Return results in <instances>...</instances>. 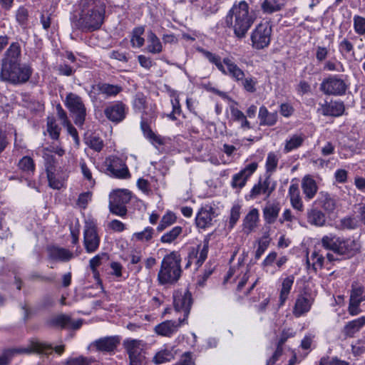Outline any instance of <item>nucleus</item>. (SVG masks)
<instances>
[{
  "label": "nucleus",
  "instance_id": "dca6fc26",
  "mask_svg": "<svg viewBox=\"0 0 365 365\" xmlns=\"http://www.w3.org/2000/svg\"><path fill=\"white\" fill-rule=\"evenodd\" d=\"M83 244L88 253L96 252L100 245V237L98 235L96 227L90 224L85 227L83 231Z\"/></svg>",
  "mask_w": 365,
  "mask_h": 365
},
{
  "label": "nucleus",
  "instance_id": "72a5a7b5",
  "mask_svg": "<svg viewBox=\"0 0 365 365\" xmlns=\"http://www.w3.org/2000/svg\"><path fill=\"white\" fill-rule=\"evenodd\" d=\"M258 118L260 120V125H274L277 121V113H270L265 106L259 108Z\"/></svg>",
  "mask_w": 365,
  "mask_h": 365
},
{
  "label": "nucleus",
  "instance_id": "ea45409f",
  "mask_svg": "<svg viewBox=\"0 0 365 365\" xmlns=\"http://www.w3.org/2000/svg\"><path fill=\"white\" fill-rule=\"evenodd\" d=\"M294 281V277L293 275L288 276L284 279L282 284V289L280 291L279 301L280 304L282 305L288 298V295L290 292L292 287Z\"/></svg>",
  "mask_w": 365,
  "mask_h": 365
},
{
  "label": "nucleus",
  "instance_id": "603ef678",
  "mask_svg": "<svg viewBox=\"0 0 365 365\" xmlns=\"http://www.w3.org/2000/svg\"><path fill=\"white\" fill-rule=\"evenodd\" d=\"M153 228L147 227L143 231L134 233L133 237L138 241L146 242L153 238Z\"/></svg>",
  "mask_w": 365,
  "mask_h": 365
},
{
  "label": "nucleus",
  "instance_id": "a19ab883",
  "mask_svg": "<svg viewBox=\"0 0 365 365\" xmlns=\"http://www.w3.org/2000/svg\"><path fill=\"white\" fill-rule=\"evenodd\" d=\"M305 136L303 134L293 135L289 140H286L285 146L284 148V153H289L292 150L300 147L302 145Z\"/></svg>",
  "mask_w": 365,
  "mask_h": 365
},
{
  "label": "nucleus",
  "instance_id": "4468645a",
  "mask_svg": "<svg viewBox=\"0 0 365 365\" xmlns=\"http://www.w3.org/2000/svg\"><path fill=\"white\" fill-rule=\"evenodd\" d=\"M187 324V321L185 318H179L178 320H166L156 325L154 331L158 335L171 337L182 325Z\"/></svg>",
  "mask_w": 365,
  "mask_h": 365
},
{
  "label": "nucleus",
  "instance_id": "13d9d810",
  "mask_svg": "<svg viewBox=\"0 0 365 365\" xmlns=\"http://www.w3.org/2000/svg\"><path fill=\"white\" fill-rule=\"evenodd\" d=\"M354 29L359 35L365 34V18L359 15H355L353 18Z\"/></svg>",
  "mask_w": 365,
  "mask_h": 365
},
{
  "label": "nucleus",
  "instance_id": "bb28decb",
  "mask_svg": "<svg viewBox=\"0 0 365 365\" xmlns=\"http://www.w3.org/2000/svg\"><path fill=\"white\" fill-rule=\"evenodd\" d=\"M302 190L307 201L312 200L317 193L318 185L316 180L309 175H305L302 180Z\"/></svg>",
  "mask_w": 365,
  "mask_h": 365
},
{
  "label": "nucleus",
  "instance_id": "cd10ccee",
  "mask_svg": "<svg viewBox=\"0 0 365 365\" xmlns=\"http://www.w3.org/2000/svg\"><path fill=\"white\" fill-rule=\"evenodd\" d=\"M312 301L310 298L300 294L297 297L293 309V314L296 317H299L307 313L312 307Z\"/></svg>",
  "mask_w": 365,
  "mask_h": 365
},
{
  "label": "nucleus",
  "instance_id": "4c0bfd02",
  "mask_svg": "<svg viewBox=\"0 0 365 365\" xmlns=\"http://www.w3.org/2000/svg\"><path fill=\"white\" fill-rule=\"evenodd\" d=\"M284 6L282 0H264L261 9L264 14H271L280 11Z\"/></svg>",
  "mask_w": 365,
  "mask_h": 365
},
{
  "label": "nucleus",
  "instance_id": "9b49d317",
  "mask_svg": "<svg viewBox=\"0 0 365 365\" xmlns=\"http://www.w3.org/2000/svg\"><path fill=\"white\" fill-rule=\"evenodd\" d=\"M51 350V347L46 344H41L38 341H30L28 347L14 349L5 351L0 355V365H9L14 354H31L33 352L48 353Z\"/></svg>",
  "mask_w": 365,
  "mask_h": 365
},
{
  "label": "nucleus",
  "instance_id": "f3484780",
  "mask_svg": "<svg viewBox=\"0 0 365 365\" xmlns=\"http://www.w3.org/2000/svg\"><path fill=\"white\" fill-rule=\"evenodd\" d=\"M257 163L255 162L251 163L241 170L238 173L232 176L231 181V187L233 189L240 190L245 186L247 180L255 172L257 168Z\"/></svg>",
  "mask_w": 365,
  "mask_h": 365
},
{
  "label": "nucleus",
  "instance_id": "5701e85b",
  "mask_svg": "<svg viewBox=\"0 0 365 365\" xmlns=\"http://www.w3.org/2000/svg\"><path fill=\"white\" fill-rule=\"evenodd\" d=\"M280 210L281 205L279 202H267L262 208V215L265 223L268 225L275 223L279 216Z\"/></svg>",
  "mask_w": 365,
  "mask_h": 365
},
{
  "label": "nucleus",
  "instance_id": "e433bc0d",
  "mask_svg": "<svg viewBox=\"0 0 365 365\" xmlns=\"http://www.w3.org/2000/svg\"><path fill=\"white\" fill-rule=\"evenodd\" d=\"M259 220V211L256 208L252 209L245 216L243 225L244 229L247 232H252L257 226V222Z\"/></svg>",
  "mask_w": 365,
  "mask_h": 365
},
{
  "label": "nucleus",
  "instance_id": "0eeeda50",
  "mask_svg": "<svg viewBox=\"0 0 365 365\" xmlns=\"http://www.w3.org/2000/svg\"><path fill=\"white\" fill-rule=\"evenodd\" d=\"M272 33V26L269 21L258 24L251 33L252 46L257 50L268 47L271 41Z\"/></svg>",
  "mask_w": 365,
  "mask_h": 365
},
{
  "label": "nucleus",
  "instance_id": "412c9836",
  "mask_svg": "<svg viewBox=\"0 0 365 365\" xmlns=\"http://www.w3.org/2000/svg\"><path fill=\"white\" fill-rule=\"evenodd\" d=\"M120 342L119 336H105L94 341L91 346L95 347L98 351L110 353L116 349Z\"/></svg>",
  "mask_w": 365,
  "mask_h": 365
},
{
  "label": "nucleus",
  "instance_id": "c85d7f7f",
  "mask_svg": "<svg viewBox=\"0 0 365 365\" xmlns=\"http://www.w3.org/2000/svg\"><path fill=\"white\" fill-rule=\"evenodd\" d=\"M214 211L212 207H202L197 212L195 222L199 228H205L212 224Z\"/></svg>",
  "mask_w": 365,
  "mask_h": 365
},
{
  "label": "nucleus",
  "instance_id": "864d4df0",
  "mask_svg": "<svg viewBox=\"0 0 365 365\" xmlns=\"http://www.w3.org/2000/svg\"><path fill=\"white\" fill-rule=\"evenodd\" d=\"M144 32L143 27L135 28L133 31V35L131 38V43L133 47L140 48L144 44V38L141 37V35Z\"/></svg>",
  "mask_w": 365,
  "mask_h": 365
},
{
  "label": "nucleus",
  "instance_id": "de8ad7c7",
  "mask_svg": "<svg viewBox=\"0 0 365 365\" xmlns=\"http://www.w3.org/2000/svg\"><path fill=\"white\" fill-rule=\"evenodd\" d=\"M16 20L22 29H26L29 24L28 9L24 6L19 7L16 12Z\"/></svg>",
  "mask_w": 365,
  "mask_h": 365
},
{
  "label": "nucleus",
  "instance_id": "58836bf2",
  "mask_svg": "<svg viewBox=\"0 0 365 365\" xmlns=\"http://www.w3.org/2000/svg\"><path fill=\"white\" fill-rule=\"evenodd\" d=\"M148 42L147 50L148 52L155 54L163 51V45L160 40L153 31H150L148 34Z\"/></svg>",
  "mask_w": 365,
  "mask_h": 365
},
{
  "label": "nucleus",
  "instance_id": "f704fd0d",
  "mask_svg": "<svg viewBox=\"0 0 365 365\" xmlns=\"http://www.w3.org/2000/svg\"><path fill=\"white\" fill-rule=\"evenodd\" d=\"M307 221L311 225L321 227L326 222L325 215L315 206L307 211Z\"/></svg>",
  "mask_w": 365,
  "mask_h": 365
},
{
  "label": "nucleus",
  "instance_id": "6ab92c4d",
  "mask_svg": "<svg viewBox=\"0 0 365 365\" xmlns=\"http://www.w3.org/2000/svg\"><path fill=\"white\" fill-rule=\"evenodd\" d=\"M209 249V240L205 239L203 241V245L201 247L198 245L197 247H192L190 249L187 255V263L185 268H187L195 260L197 267L201 266L207 257Z\"/></svg>",
  "mask_w": 365,
  "mask_h": 365
},
{
  "label": "nucleus",
  "instance_id": "052dcab7",
  "mask_svg": "<svg viewBox=\"0 0 365 365\" xmlns=\"http://www.w3.org/2000/svg\"><path fill=\"white\" fill-rule=\"evenodd\" d=\"M340 225L343 229L354 230L358 226V222L354 217H346L341 220Z\"/></svg>",
  "mask_w": 365,
  "mask_h": 365
},
{
  "label": "nucleus",
  "instance_id": "3c124183",
  "mask_svg": "<svg viewBox=\"0 0 365 365\" xmlns=\"http://www.w3.org/2000/svg\"><path fill=\"white\" fill-rule=\"evenodd\" d=\"M71 323V317L66 314H59L50 320V324L61 328H68Z\"/></svg>",
  "mask_w": 365,
  "mask_h": 365
},
{
  "label": "nucleus",
  "instance_id": "f257e3e1",
  "mask_svg": "<svg viewBox=\"0 0 365 365\" xmlns=\"http://www.w3.org/2000/svg\"><path fill=\"white\" fill-rule=\"evenodd\" d=\"M105 13L106 5L101 0H81L72 26L83 32L96 31L103 24Z\"/></svg>",
  "mask_w": 365,
  "mask_h": 365
},
{
  "label": "nucleus",
  "instance_id": "79ce46f5",
  "mask_svg": "<svg viewBox=\"0 0 365 365\" xmlns=\"http://www.w3.org/2000/svg\"><path fill=\"white\" fill-rule=\"evenodd\" d=\"M279 155L274 152H269L267 154L265 163V170L266 173L268 174L267 175L271 177V175L276 171L279 163Z\"/></svg>",
  "mask_w": 365,
  "mask_h": 365
},
{
  "label": "nucleus",
  "instance_id": "6e6d98bb",
  "mask_svg": "<svg viewBox=\"0 0 365 365\" xmlns=\"http://www.w3.org/2000/svg\"><path fill=\"white\" fill-rule=\"evenodd\" d=\"M349 300L358 302L365 301V295H364V288L361 286L352 285Z\"/></svg>",
  "mask_w": 365,
  "mask_h": 365
},
{
  "label": "nucleus",
  "instance_id": "2eb2a0df",
  "mask_svg": "<svg viewBox=\"0 0 365 365\" xmlns=\"http://www.w3.org/2000/svg\"><path fill=\"white\" fill-rule=\"evenodd\" d=\"M276 188V182L271 179L269 175H267L264 180H259L255 184L250 191V196L252 199H255L261 195L265 196L264 200L268 199Z\"/></svg>",
  "mask_w": 365,
  "mask_h": 365
},
{
  "label": "nucleus",
  "instance_id": "69168bd1",
  "mask_svg": "<svg viewBox=\"0 0 365 365\" xmlns=\"http://www.w3.org/2000/svg\"><path fill=\"white\" fill-rule=\"evenodd\" d=\"M242 83V86L247 92L254 93L256 91L255 85L256 82L252 77L245 78L243 80L240 81Z\"/></svg>",
  "mask_w": 365,
  "mask_h": 365
},
{
  "label": "nucleus",
  "instance_id": "9d476101",
  "mask_svg": "<svg viewBox=\"0 0 365 365\" xmlns=\"http://www.w3.org/2000/svg\"><path fill=\"white\" fill-rule=\"evenodd\" d=\"M131 193L128 190H117L110 194L109 208L114 215L123 217L127 213L126 205L130 202Z\"/></svg>",
  "mask_w": 365,
  "mask_h": 365
},
{
  "label": "nucleus",
  "instance_id": "4be33fe9",
  "mask_svg": "<svg viewBox=\"0 0 365 365\" xmlns=\"http://www.w3.org/2000/svg\"><path fill=\"white\" fill-rule=\"evenodd\" d=\"M313 206L322 208L324 212L330 214L336 208V200L328 192L320 191L317 198L314 201Z\"/></svg>",
  "mask_w": 365,
  "mask_h": 365
},
{
  "label": "nucleus",
  "instance_id": "bf43d9fd",
  "mask_svg": "<svg viewBox=\"0 0 365 365\" xmlns=\"http://www.w3.org/2000/svg\"><path fill=\"white\" fill-rule=\"evenodd\" d=\"M311 260L312 261V269L317 272L318 269H321L323 267L324 257L319 252L314 251L311 255Z\"/></svg>",
  "mask_w": 365,
  "mask_h": 365
},
{
  "label": "nucleus",
  "instance_id": "c756f323",
  "mask_svg": "<svg viewBox=\"0 0 365 365\" xmlns=\"http://www.w3.org/2000/svg\"><path fill=\"white\" fill-rule=\"evenodd\" d=\"M288 195L290 199L292 207L299 212L304 210V204L300 195L299 186L297 184H292L289 187Z\"/></svg>",
  "mask_w": 365,
  "mask_h": 365
},
{
  "label": "nucleus",
  "instance_id": "338daca9",
  "mask_svg": "<svg viewBox=\"0 0 365 365\" xmlns=\"http://www.w3.org/2000/svg\"><path fill=\"white\" fill-rule=\"evenodd\" d=\"M95 360L92 358L80 356L68 361L66 365H90Z\"/></svg>",
  "mask_w": 365,
  "mask_h": 365
},
{
  "label": "nucleus",
  "instance_id": "6e6552de",
  "mask_svg": "<svg viewBox=\"0 0 365 365\" xmlns=\"http://www.w3.org/2000/svg\"><path fill=\"white\" fill-rule=\"evenodd\" d=\"M349 85L338 75H330L323 79L319 86V90L324 95L341 96H344Z\"/></svg>",
  "mask_w": 365,
  "mask_h": 365
},
{
  "label": "nucleus",
  "instance_id": "f8f14e48",
  "mask_svg": "<svg viewBox=\"0 0 365 365\" xmlns=\"http://www.w3.org/2000/svg\"><path fill=\"white\" fill-rule=\"evenodd\" d=\"M106 171L113 177L117 178H126L129 176V171L122 159L116 156H110L106 159Z\"/></svg>",
  "mask_w": 365,
  "mask_h": 365
},
{
  "label": "nucleus",
  "instance_id": "39448f33",
  "mask_svg": "<svg viewBox=\"0 0 365 365\" xmlns=\"http://www.w3.org/2000/svg\"><path fill=\"white\" fill-rule=\"evenodd\" d=\"M200 51L210 63L215 65L222 74L229 76L237 82L243 80L245 76V72L233 61L232 58L225 57L222 61L220 56L210 51L203 48Z\"/></svg>",
  "mask_w": 365,
  "mask_h": 365
},
{
  "label": "nucleus",
  "instance_id": "20e7f679",
  "mask_svg": "<svg viewBox=\"0 0 365 365\" xmlns=\"http://www.w3.org/2000/svg\"><path fill=\"white\" fill-rule=\"evenodd\" d=\"M33 69L28 64L20 63L1 65L0 81L14 85L23 84L29 81Z\"/></svg>",
  "mask_w": 365,
  "mask_h": 365
},
{
  "label": "nucleus",
  "instance_id": "1a4fd4ad",
  "mask_svg": "<svg viewBox=\"0 0 365 365\" xmlns=\"http://www.w3.org/2000/svg\"><path fill=\"white\" fill-rule=\"evenodd\" d=\"M123 346L129 358V365H142L145 360V343L139 339H127Z\"/></svg>",
  "mask_w": 365,
  "mask_h": 365
},
{
  "label": "nucleus",
  "instance_id": "ddd939ff",
  "mask_svg": "<svg viewBox=\"0 0 365 365\" xmlns=\"http://www.w3.org/2000/svg\"><path fill=\"white\" fill-rule=\"evenodd\" d=\"M174 307L177 312H183V318L187 320L192 304V294L188 290L176 291L173 294Z\"/></svg>",
  "mask_w": 365,
  "mask_h": 365
},
{
  "label": "nucleus",
  "instance_id": "774afa93",
  "mask_svg": "<svg viewBox=\"0 0 365 365\" xmlns=\"http://www.w3.org/2000/svg\"><path fill=\"white\" fill-rule=\"evenodd\" d=\"M319 365H349V364L336 358L329 360L328 358L323 357L320 360Z\"/></svg>",
  "mask_w": 365,
  "mask_h": 365
},
{
  "label": "nucleus",
  "instance_id": "4d7b16f0",
  "mask_svg": "<svg viewBox=\"0 0 365 365\" xmlns=\"http://www.w3.org/2000/svg\"><path fill=\"white\" fill-rule=\"evenodd\" d=\"M241 206L239 204H235L230 210V217L229 220V228L232 229L240 217Z\"/></svg>",
  "mask_w": 365,
  "mask_h": 365
},
{
  "label": "nucleus",
  "instance_id": "c03bdc74",
  "mask_svg": "<svg viewBox=\"0 0 365 365\" xmlns=\"http://www.w3.org/2000/svg\"><path fill=\"white\" fill-rule=\"evenodd\" d=\"M174 359V354L172 351L168 349H162L158 351L153 356L152 361L157 365L169 362Z\"/></svg>",
  "mask_w": 365,
  "mask_h": 365
},
{
  "label": "nucleus",
  "instance_id": "f03ea898",
  "mask_svg": "<svg viewBox=\"0 0 365 365\" xmlns=\"http://www.w3.org/2000/svg\"><path fill=\"white\" fill-rule=\"evenodd\" d=\"M255 21V14L250 11V6L245 1H236L228 11L225 19V26L232 28L235 36L238 39L244 38Z\"/></svg>",
  "mask_w": 365,
  "mask_h": 365
},
{
  "label": "nucleus",
  "instance_id": "b1692460",
  "mask_svg": "<svg viewBox=\"0 0 365 365\" xmlns=\"http://www.w3.org/2000/svg\"><path fill=\"white\" fill-rule=\"evenodd\" d=\"M49 259L58 262H68L74 255L70 250L58 246H49L46 249Z\"/></svg>",
  "mask_w": 365,
  "mask_h": 365
},
{
  "label": "nucleus",
  "instance_id": "7ed1b4c3",
  "mask_svg": "<svg viewBox=\"0 0 365 365\" xmlns=\"http://www.w3.org/2000/svg\"><path fill=\"white\" fill-rule=\"evenodd\" d=\"M180 262V255L176 251L164 257L158 274V281L160 284H174L178 282L182 272Z\"/></svg>",
  "mask_w": 365,
  "mask_h": 365
},
{
  "label": "nucleus",
  "instance_id": "7c9ffc66",
  "mask_svg": "<svg viewBox=\"0 0 365 365\" xmlns=\"http://www.w3.org/2000/svg\"><path fill=\"white\" fill-rule=\"evenodd\" d=\"M96 88L98 93L106 98H114L123 91L120 86L107 83H99L96 86Z\"/></svg>",
  "mask_w": 365,
  "mask_h": 365
},
{
  "label": "nucleus",
  "instance_id": "e2e57ef3",
  "mask_svg": "<svg viewBox=\"0 0 365 365\" xmlns=\"http://www.w3.org/2000/svg\"><path fill=\"white\" fill-rule=\"evenodd\" d=\"M79 165L84 178L89 181L91 183L94 184L95 180L93 179L91 170L88 168L86 162L83 160H81Z\"/></svg>",
  "mask_w": 365,
  "mask_h": 365
},
{
  "label": "nucleus",
  "instance_id": "a878e982",
  "mask_svg": "<svg viewBox=\"0 0 365 365\" xmlns=\"http://www.w3.org/2000/svg\"><path fill=\"white\" fill-rule=\"evenodd\" d=\"M21 56V46L18 42L10 44L1 59V65L20 63Z\"/></svg>",
  "mask_w": 365,
  "mask_h": 365
},
{
  "label": "nucleus",
  "instance_id": "423d86ee",
  "mask_svg": "<svg viewBox=\"0 0 365 365\" xmlns=\"http://www.w3.org/2000/svg\"><path fill=\"white\" fill-rule=\"evenodd\" d=\"M64 104L72 115L74 123L77 126H83L87 115L83 98L76 93L71 92L66 94Z\"/></svg>",
  "mask_w": 365,
  "mask_h": 365
},
{
  "label": "nucleus",
  "instance_id": "c9c22d12",
  "mask_svg": "<svg viewBox=\"0 0 365 365\" xmlns=\"http://www.w3.org/2000/svg\"><path fill=\"white\" fill-rule=\"evenodd\" d=\"M231 118L233 121L240 123V127L243 130L250 129V123L247 120V116L242 111L234 106H230Z\"/></svg>",
  "mask_w": 365,
  "mask_h": 365
},
{
  "label": "nucleus",
  "instance_id": "aec40b11",
  "mask_svg": "<svg viewBox=\"0 0 365 365\" xmlns=\"http://www.w3.org/2000/svg\"><path fill=\"white\" fill-rule=\"evenodd\" d=\"M126 110L125 104L122 101H115L105 108L104 114L109 120L118 123L125 118Z\"/></svg>",
  "mask_w": 365,
  "mask_h": 365
},
{
  "label": "nucleus",
  "instance_id": "680f3d73",
  "mask_svg": "<svg viewBox=\"0 0 365 365\" xmlns=\"http://www.w3.org/2000/svg\"><path fill=\"white\" fill-rule=\"evenodd\" d=\"M88 146L96 152H100L103 148V141L98 137L91 136L88 141Z\"/></svg>",
  "mask_w": 365,
  "mask_h": 365
},
{
  "label": "nucleus",
  "instance_id": "8fccbe9b",
  "mask_svg": "<svg viewBox=\"0 0 365 365\" xmlns=\"http://www.w3.org/2000/svg\"><path fill=\"white\" fill-rule=\"evenodd\" d=\"M61 128L56 123L54 117L47 118V131L51 138L53 140H57L59 138Z\"/></svg>",
  "mask_w": 365,
  "mask_h": 365
},
{
  "label": "nucleus",
  "instance_id": "2f4dec72",
  "mask_svg": "<svg viewBox=\"0 0 365 365\" xmlns=\"http://www.w3.org/2000/svg\"><path fill=\"white\" fill-rule=\"evenodd\" d=\"M340 237L335 234L329 233L321 239L322 246L327 250L332 251L338 255V249L340 242Z\"/></svg>",
  "mask_w": 365,
  "mask_h": 365
},
{
  "label": "nucleus",
  "instance_id": "a18cd8bd",
  "mask_svg": "<svg viewBox=\"0 0 365 365\" xmlns=\"http://www.w3.org/2000/svg\"><path fill=\"white\" fill-rule=\"evenodd\" d=\"M177 220L175 215L172 212H167L161 218L160 222L157 227L158 232H162L167 227L173 225Z\"/></svg>",
  "mask_w": 365,
  "mask_h": 365
},
{
  "label": "nucleus",
  "instance_id": "09e8293b",
  "mask_svg": "<svg viewBox=\"0 0 365 365\" xmlns=\"http://www.w3.org/2000/svg\"><path fill=\"white\" fill-rule=\"evenodd\" d=\"M43 158L45 161V168L46 171H57L58 170V159L53 155L48 153H43Z\"/></svg>",
  "mask_w": 365,
  "mask_h": 365
},
{
  "label": "nucleus",
  "instance_id": "37998d69",
  "mask_svg": "<svg viewBox=\"0 0 365 365\" xmlns=\"http://www.w3.org/2000/svg\"><path fill=\"white\" fill-rule=\"evenodd\" d=\"M49 186L53 189L59 190L63 186L64 179L59 176L57 171H46Z\"/></svg>",
  "mask_w": 365,
  "mask_h": 365
},
{
  "label": "nucleus",
  "instance_id": "49530a36",
  "mask_svg": "<svg viewBox=\"0 0 365 365\" xmlns=\"http://www.w3.org/2000/svg\"><path fill=\"white\" fill-rule=\"evenodd\" d=\"M182 227L180 226H175L170 231L165 232L160 237V242L163 243H171L174 242L178 236L182 233Z\"/></svg>",
  "mask_w": 365,
  "mask_h": 365
},
{
  "label": "nucleus",
  "instance_id": "a211bd4d",
  "mask_svg": "<svg viewBox=\"0 0 365 365\" xmlns=\"http://www.w3.org/2000/svg\"><path fill=\"white\" fill-rule=\"evenodd\" d=\"M338 255L351 258L360 252L361 245L352 237H340Z\"/></svg>",
  "mask_w": 365,
  "mask_h": 365
},
{
  "label": "nucleus",
  "instance_id": "473e14b6",
  "mask_svg": "<svg viewBox=\"0 0 365 365\" xmlns=\"http://www.w3.org/2000/svg\"><path fill=\"white\" fill-rule=\"evenodd\" d=\"M365 325V317L349 322L344 327L343 333L345 336L352 337Z\"/></svg>",
  "mask_w": 365,
  "mask_h": 365
},
{
  "label": "nucleus",
  "instance_id": "5fc2aeb1",
  "mask_svg": "<svg viewBox=\"0 0 365 365\" xmlns=\"http://www.w3.org/2000/svg\"><path fill=\"white\" fill-rule=\"evenodd\" d=\"M18 166L24 172L33 173L35 170V164L33 159L29 156L23 157L19 162Z\"/></svg>",
  "mask_w": 365,
  "mask_h": 365
},
{
  "label": "nucleus",
  "instance_id": "0e129e2a",
  "mask_svg": "<svg viewBox=\"0 0 365 365\" xmlns=\"http://www.w3.org/2000/svg\"><path fill=\"white\" fill-rule=\"evenodd\" d=\"M324 70L329 71L343 72L344 71V66L341 62H332L328 61L324 63Z\"/></svg>",
  "mask_w": 365,
  "mask_h": 365
},
{
  "label": "nucleus",
  "instance_id": "393cba45",
  "mask_svg": "<svg viewBox=\"0 0 365 365\" xmlns=\"http://www.w3.org/2000/svg\"><path fill=\"white\" fill-rule=\"evenodd\" d=\"M319 110L324 116L339 117L344 113L345 106L342 101H339L326 102L321 105V108Z\"/></svg>",
  "mask_w": 365,
  "mask_h": 365
}]
</instances>
